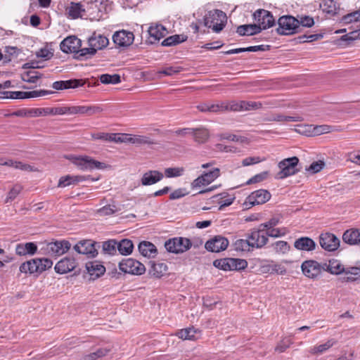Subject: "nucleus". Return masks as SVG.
I'll list each match as a JSON object with an SVG mask.
<instances>
[{"label":"nucleus","instance_id":"40","mask_svg":"<svg viewBox=\"0 0 360 360\" xmlns=\"http://www.w3.org/2000/svg\"><path fill=\"white\" fill-rule=\"evenodd\" d=\"M302 117L299 115L296 116H285L282 114H276L271 115L268 120L271 122H300L302 121Z\"/></svg>","mask_w":360,"mask_h":360},{"label":"nucleus","instance_id":"6","mask_svg":"<svg viewBox=\"0 0 360 360\" xmlns=\"http://www.w3.org/2000/svg\"><path fill=\"white\" fill-rule=\"evenodd\" d=\"M220 176V169L214 168L210 172H205L191 183L193 190H198L212 183Z\"/></svg>","mask_w":360,"mask_h":360},{"label":"nucleus","instance_id":"43","mask_svg":"<svg viewBox=\"0 0 360 360\" xmlns=\"http://www.w3.org/2000/svg\"><path fill=\"white\" fill-rule=\"evenodd\" d=\"M134 245L129 239H123L117 243V250L122 255H127L132 252Z\"/></svg>","mask_w":360,"mask_h":360},{"label":"nucleus","instance_id":"62","mask_svg":"<svg viewBox=\"0 0 360 360\" xmlns=\"http://www.w3.org/2000/svg\"><path fill=\"white\" fill-rule=\"evenodd\" d=\"M116 210L117 209L115 205H108L99 209L98 213L102 216L110 215L115 213Z\"/></svg>","mask_w":360,"mask_h":360},{"label":"nucleus","instance_id":"4","mask_svg":"<svg viewBox=\"0 0 360 360\" xmlns=\"http://www.w3.org/2000/svg\"><path fill=\"white\" fill-rule=\"evenodd\" d=\"M277 32L281 35L292 34L299 32L300 22L297 19L290 15H284L278 19Z\"/></svg>","mask_w":360,"mask_h":360},{"label":"nucleus","instance_id":"18","mask_svg":"<svg viewBox=\"0 0 360 360\" xmlns=\"http://www.w3.org/2000/svg\"><path fill=\"white\" fill-rule=\"evenodd\" d=\"M112 40L119 47H127L132 44L134 36L131 32L120 30L113 34Z\"/></svg>","mask_w":360,"mask_h":360},{"label":"nucleus","instance_id":"24","mask_svg":"<svg viewBox=\"0 0 360 360\" xmlns=\"http://www.w3.org/2000/svg\"><path fill=\"white\" fill-rule=\"evenodd\" d=\"M342 240L349 245H360V229H349L342 234Z\"/></svg>","mask_w":360,"mask_h":360},{"label":"nucleus","instance_id":"60","mask_svg":"<svg viewBox=\"0 0 360 360\" xmlns=\"http://www.w3.org/2000/svg\"><path fill=\"white\" fill-rule=\"evenodd\" d=\"M268 176H269V172H266V171L262 172L259 174L255 175L252 178H250L247 181V184L249 185V184H252L261 182V181L265 180L266 179H267Z\"/></svg>","mask_w":360,"mask_h":360},{"label":"nucleus","instance_id":"34","mask_svg":"<svg viewBox=\"0 0 360 360\" xmlns=\"http://www.w3.org/2000/svg\"><path fill=\"white\" fill-rule=\"evenodd\" d=\"M139 250L143 256L148 258H153L157 255L156 247L153 243L148 241L140 243L139 245Z\"/></svg>","mask_w":360,"mask_h":360},{"label":"nucleus","instance_id":"56","mask_svg":"<svg viewBox=\"0 0 360 360\" xmlns=\"http://www.w3.org/2000/svg\"><path fill=\"white\" fill-rule=\"evenodd\" d=\"M22 186L20 184L14 185L8 193L6 202L13 200L22 191Z\"/></svg>","mask_w":360,"mask_h":360},{"label":"nucleus","instance_id":"63","mask_svg":"<svg viewBox=\"0 0 360 360\" xmlns=\"http://www.w3.org/2000/svg\"><path fill=\"white\" fill-rule=\"evenodd\" d=\"M36 56L43 60H49L53 56V53L48 49H41L36 53Z\"/></svg>","mask_w":360,"mask_h":360},{"label":"nucleus","instance_id":"16","mask_svg":"<svg viewBox=\"0 0 360 360\" xmlns=\"http://www.w3.org/2000/svg\"><path fill=\"white\" fill-rule=\"evenodd\" d=\"M91 179L93 181H97L98 179L91 178V176L83 175H65L59 179L58 187L65 188L72 185H77L79 182Z\"/></svg>","mask_w":360,"mask_h":360},{"label":"nucleus","instance_id":"9","mask_svg":"<svg viewBox=\"0 0 360 360\" xmlns=\"http://www.w3.org/2000/svg\"><path fill=\"white\" fill-rule=\"evenodd\" d=\"M253 18L257 21V26L262 30L271 27L275 24V20L271 13L264 9H258L253 13Z\"/></svg>","mask_w":360,"mask_h":360},{"label":"nucleus","instance_id":"30","mask_svg":"<svg viewBox=\"0 0 360 360\" xmlns=\"http://www.w3.org/2000/svg\"><path fill=\"white\" fill-rule=\"evenodd\" d=\"M164 175L157 171V170H150L146 172L142 178H141V184L143 186L153 185L158 181H160Z\"/></svg>","mask_w":360,"mask_h":360},{"label":"nucleus","instance_id":"49","mask_svg":"<svg viewBox=\"0 0 360 360\" xmlns=\"http://www.w3.org/2000/svg\"><path fill=\"white\" fill-rule=\"evenodd\" d=\"M167 271V266L165 263H153L151 273L157 278L162 276Z\"/></svg>","mask_w":360,"mask_h":360},{"label":"nucleus","instance_id":"2","mask_svg":"<svg viewBox=\"0 0 360 360\" xmlns=\"http://www.w3.org/2000/svg\"><path fill=\"white\" fill-rule=\"evenodd\" d=\"M53 262L47 258H34L22 263L19 271L22 274H41L51 268Z\"/></svg>","mask_w":360,"mask_h":360},{"label":"nucleus","instance_id":"17","mask_svg":"<svg viewBox=\"0 0 360 360\" xmlns=\"http://www.w3.org/2000/svg\"><path fill=\"white\" fill-rule=\"evenodd\" d=\"M303 274L309 278H316L321 273L323 267L314 260L304 262L301 266Z\"/></svg>","mask_w":360,"mask_h":360},{"label":"nucleus","instance_id":"19","mask_svg":"<svg viewBox=\"0 0 360 360\" xmlns=\"http://www.w3.org/2000/svg\"><path fill=\"white\" fill-rule=\"evenodd\" d=\"M82 46V41L75 36H70L62 41L60 44V49L64 53H75L77 54Z\"/></svg>","mask_w":360,"mask_h":360},{"label":"nucleus","instance_id":"32","mask_svg":"<svg viewBox=\"0 0 360 360\" xmlns=\"http://www.w3.org/2000/svg\"><path fill=\"white\" fill-rule=\"evenodd\" d=\"M346 267L337 259H330L328 264H325L323 269L334 275H340L344 274Z\"/></svg>","mask_w":360,"mask_h":360},{"label":"nucleus","instance_id":"38","mask_svg":"<svg viewBox=\"0 0 360 360\" xmlns=\"http://www.w3.org/2000/svg\"><path fill=\"white\" fill-rule=\"evenodd\" d=\"M84 8L79 3L72 2L66 8L68 16L72 19L82 17V13L84 12Z\"/></svg>","mask_w":360,"mask_h":360},{"label":"nucleus","instance_id":"20","mask_svg":"<svg viewBox=\"0 0 360 360\" xmlns=\"http://www.w3.org/2000/svg\"><path fill=\"white\" fill-rule=\"evenodd\" d=\"M4 94L7 95L6 98L13 99H23L44 96L49 94V91L45 90H35L31 91H6L4 92Z\"/></svg>","mask_w":360,"mask_h":360},{"label":"nucleus","instance_id":"41","mask_svg":"<svg viewBox=\"0 0 360 360\" xmlns=\"http://www.w3.org/2000/svg\"><path fill=\"white\" fill-rule=\"evenodd\" d=\"M187 37L184 34H174L165 39L162 41L163 46H172L177 45L181 42L186 41Z\"/></svg>","mask_w":360,"mask_h":360},{"label":"nucleus","instance_id":"61","mask_svg":"<svg viewBox=\"0 0 360 360\" xmlns=\"http://www.w3.org/2000/svg\"><path fill=\"white\" fill-rule=\"evenodd\" d=\"M242 108H243L244 110H251L259 109L262 107V103L255 101H241Z\"/></svg>","mask_w":360,"mask_h":360},{"label":"nucleus","instance_id":"54","mask_svg":"<svg viewBox=\"0 0 360 360\" xmlns=\"http://www.w3.org/2000/svg\"><path fill=\"white\" fill-rule=\"evenodd\" d=\"M326 164L323 160H318L313 162L308 167L305 169L307 172H308L309 174H316L321 171Z\"/></svg>","mask_w":360,"mask_h":360},{"label":"nucleus","instance_id":"29","mask_svg":"<svg viewBox=\"0 0 360 360\" xmlns=\"http://www.w3.org/2000/svg\"><path fill=\"white\" fill-rule=\"evenodd\" d=\"M84 84L82 79H70L66 81H57L53 83L52 87L56 90L75 89Z\"/></svg>","mask_w":360,"mask_h":360},{"label":"nucleus","instance_id":"64","mask_svg":"<svg viewBox=\"0 0 360 360\" xmlns=\"http://www.w3.org/2000/svg\"><path fill=\"white\" fill-rule=\"evenodd\" d=\"M289 249L290 246L287 242L280 240L275 243V250L277 252L285 253L289 250Z\"/></svg>","mask_w":360,"mask_h":360},{"label":"nucleus","instance_id":"59","mask_svg":"<svg viewBox=\"0 0 360 360\" xmlns=\"http://www.w3.org/2000/svg\"><path fill=\"white\" fill-rule=\"evenodd\" d=\"M109 141L117 143H129V134H110Z\"/></svg>","mask_w":360,"mask_h":360},{"label":"nucleus","instance_id":"1","mask_svg":"<svg viewBox=\"0 0 360 360\" xmlns=\"http://www.w3.org/2000/svg\"><path fill=\"white\" fill-rule=\"evenodd\" d=\"M64 158L72 163L77 168L82 171L104 169L107 165L104 162L94 160L89 155H66Z\"/></svg>","mask_w":360,"mask_h":360},{"label":"nucleus","instance_id":"7","mask_svg":"<svg viewBox=\"0 0 360 360\" xmlns=\"http://www.w3.org/2000/svg\"><path fill=\"white\" fill-rule=\"evenodd\" d=\"M192 246V243L188 238L177 237L168 240L165 243V247L169 252L179 254L188 250Z\"/></svg>","mask_w":360,"mask_h":360},{"label":"nucleus","instance_id":"10","mask_svg":"<svg viewBox=\"0 0 360 360\" xmlns=\"http://www.w3.org/2000/svg\"><path fill=\"white\" fill-rule=\"evenodd\" d=\"M96 244L92 240H82L74 245L73 249L79 254L85 255L89 258H94L98 255Z\"/></svg>","mask_w":360,"mask_h":360},{"label":"nucleus","instance_id":"22","mask_svg":"<svg viewBox=\"0 0 360 360\" xmlns=\"http://www.w3.org/2000/svg\"><path fill=\"white\" fill-rule=\"evenodd\" d=\"M210 16L213 19H217L216 23L212 25L211 27L214 32L219 33L224 29L226 23V13L220 10L216 9L210 11Z\"/></svg>","mask_w":360,"mask_h":360},{"label":"nucleus","instance_id":"42","mask_svg":"<svg viewBox=\"0 0 360 360\" xmlns=\"http://www.w3.org/2000/svg\"><path fill=\"white\" fill-rule=\"evenodd\" d=\"M340 22L343 25L356 24L360 22V10L355 11L342 17Z\"/></svg>","mask_w":360,"mask_h":360},{"label":"nucleus","instance_id":"50","mask_svg":"<svg viewBox=\"0 0 360 360\" xmlns=\"http://www.w3.org/2000/svg\"><path fill=\"white\" fill-rule=\"evenodd\" d=\"M100 81L103 84H116L121 82L120 76L117 74L108 75L103 74L100 76Z\"/></svg>","mask_w":360,"mask_h":360},{"label":"nucleus","instance_id":"44","mask_svg":"<svg viewBox=\"0 0 360 360\" xmlns=\"http://www.w3.org/2000/svg\"><path fill=\"white\" fill-rule=\"evenodd\" d=\"M196 333L197 330H195L193 327H190L179 330L176 333V335L182 340H194L196 339Z\"/></svg>","mask_w":360,"mask_h":360},{"label":"nucleus","instance_id":"37","mask_svg":"<svg viewBox=\"0 0 360 360\" xmlns=\"http://www.w3.org/2000/svg\"><path fill=\"white\" fill-rule=\"evenodd\" d=\"M129 143L136 146L152 145L155 143L154 141L150 137L138 134H129Z\"/></svg>","mask_w":360,"mask_h":360},{"label":"nucleus","instance_id":"31","mask_svg":"<svg viewBox=\"0 0 360 360\" xmlns=\"http://www.w3.org/2000/svg\"><path fill=\"white\" fill-rule=\"evenodd\" d=\"M294 247L302 251H311L316 248V243L309 237H301L295 241Z\"/></svg>","mask_w":360,"mask_h":360},{"label":"nucleus","instance_id":"27","mask_svg":"<svg viewBox=\"0 0 360 360\" xmlns=\"http://www.w3.org/2000/svg\"><path fill=\"white\" fill-rule=\"evenodd\" d=\"M103 111L102 106L98 105H75V115L92 116L100 114Z\"/></svg>","mask_w":360,"mask_h":360},{"label":"nucleus","instance_id":"52","mask_svg":"<svg viewBox=\"0 0 360 360\" xmlns=\"http://www.w3.org/2000/svg\"><path fill=\"white\" fill-rule=\"evenodd\" d=\"M103 250L108 255H115L117 250V243L115 240H109L103 243Z\"/></svg>","mask_w":360,"mask_h":360},{"label":"nucleus","instance_id":"28","mask_svg":"<svg viewBox=\"0 0 360 360\" xmlns=\"http://www.w3.org/2000/svg\"><path fill=\"white\" fill-rule=\"evenodd\" d=\"M149 39L151 44L155 43L167 34V30L162 25H152L148 28Z\"/></svg>","mask_w":360,"mask_h":360},{"label":"nucleus","instance_id":"53","mask_svg":"<svg viewBox=\"0 0 360 360\" xmlns=\"http://www.w3.org/2000/svg\"><path fill=\"white\" fill-rule=\"evenodd\" d=\"M29 117H39L51 115V108H32L28 110Z\"/></svg>","mask_w":360,"mask_h":360},{"label":"nucleus","instance_id":"39","mask_svg":"<svg viewBox=\"0 0 360 360\" xmlns=\"http://www.w3.org/2000/svg\"><path fill=\"white\" fill-rule=\"evenodd\" d=\"M188 130L192 131L191 134L195 141L199 143H203L209 139V131L206 129H188Z\"/></svg>","mask_w":360,"mask_h":360},{"label":"nucleus","instance_id":"48","mask_svg":"<svg viewBox=\"0 0 360 360\" xmlns=\"http://www.w3.org/2000/svg\"><path fill=\"white\" fill-rule=\"evenodd\" d=\"M198 109L201 112H217L223 110L224 107L219 104L202 103L197 106Z\"/></svg>","mask_w":360,"mask_h":360},{"label":"nucleus","instance_id":"12","mask_svg":"<svg viewBox=\"0 0 360 360\" xmlns=\"http://www.w3.org/2000/svg\"><path fill=\"white\" fill-rule=\"evenodd\" d=\"M340 243L339 238L331 233H322L319 237L320 245L329 252L336 250L340 246Z\"/></svg>","mask_w":360,"mask_h":360},{"label":"nucleus","instance_id":"47","mask_svg":"<svg viewBox=\"0 0 360 360\" xmlns=\"http://www.w3.org/2000/svg\"><path fill=\"white\" fill-rule=\"evenodd\" d=\"M41 74L34 70H29L21 75V79L26 82L34 84L41 77Z\"/></svg>","mask_w":360,"mask_h":360},{"label":"nucleus","instance_id":"14","mask_svg":"<svg viewBox=\"0 0 360 360\" xmlns=\"http://www.w3.org/2000/svg\"><path fill=\"white\" fill-rule=\"evenodd\" d=\"M71 248L68 240H56L51 242L47 245V252L53 256H60L66 253Z\"/></svg>","mask_w":360,"mask_h":360},{"label":"nucleus","instance_id":"3","mask_svg":"<svg viewBox=\"0 0 360 360\" xmlns=\"http://www.w3.org/2000/svg\"><path fill=\"white\" fill-rule=\"evenodd\" d=\"M299 162V158L296 156L285 158L280 161L278 164L279 172L276 174V178L283 179L297 174L299 172L297 168Z\"/></svg>","mask_w":360,"mask_h":360},{"label":"nucleus","instance_id":"36","mask_svg":"<svg viewBox=\"0 0 360 360\" xmlns=\"http://www.w3.org/2000/svg\"><path fill=\"white\" fill-rule=\"evenodd\" d=\"M88 273L91 276L98 277L105 271V268L97 262H89L86 264Z\"/></svg>","mask_w":360,"mask_h":360},{"label":"nucleus","instance_id":"5","mask_svg":"<svg viewBox=\"0 0 360 360\" xmlns=\"http://www.w3.org/2000/svg\"><path fill=\"white\" fill-rule=\"evenodd\" d=\"M213 264L215 267L224 271H240L248 266V262L245 259L238 258L216 259Z\"/></svg>","mask_w":360,"mask_h":360},{"label":"nucleus","instance_id":"57","mask_svg":"<svg viewBox=\"0 0 360 360\" xmlns=\"http://www.w3.org/2000/svg\"><path fill=\"white\" fill-rule=\"evenodd\" d=\"M265 232H266L267 237L270 236V237L277 238V237L284 236L286 233V229L284 228L283 229H275L274 227H273V228H269V229H265Z\"/></svg>","mask_w":360,"mask_h":360},{"label":"nucleus","instance_id":"35","mask_svg":"<svg viewBox=\"0 0 360 360\" xmlns=\"http://www.w3.org/2000/svg\"><path fill=\"white\" fill-rule=\"evenodd\" d=\"M261 32V29L256 24L240 25L237 28V33L240 36L254 35Z\"/></svg>","mask_w":360,"mask_h":360},{"label":"nucleus","instance_id":"23","mask_svg":"<svg viewBox=\"0 0 360 360\" xmlns=\"http://www.w3.org/2000/svg\"><path fill=\"white\" fill-rule=\"evenodd\" d=\"M88 44L89 46H91L95 49V51L97 52L98 50H101L105 48L108 44V39L96 32H94L93 34L89 38Z\"/></svg>","mask_w":360,"mask_h":360},{"label":"nucleus","instance_id":"58","mask_svg":"<svg viewBox=\"0 0 360 360\" xmlns=\"http://www.w3.org/2000/svg\"><path fill=\"white\" fill-rule=\"evenodd\" d=\"M292 341L288 338H285L282 339L275 348V350L279 353H282L285 351L291 345Z\"/></svg>","mask_w":360,"mask_h":360},{"label":"nucleus","instance_id":"15","mask_svg":"<svg viewBox=\"0 0 360 360\" xmlns=\"http://www.w3.org/2000/svg\"><path fill=\"white\" fill-rule=\"evenodd\" d=\"M248 239H250V243L253 248H261L264 246L268 241L265 230L263 228H260V226H259V229L252 230L251 231L248 236Z\"/></svg>","mask_w":360,"mask_h":360},{"label":"nucleus","instance_id":"26","mask_svg":"<svg viewBox=\"0 0 360 360\" xmlns=\"http://www.w3.org/2000/svg\"><path fill=\"white\" fill-rule=\"evenodd\" d=\"M336 344L337 340L335 339L330 338L324 343L313 346L309 349V352L313 356H319L328 352Z\"/></svg>","mask_w":360,"mask_h":360},{"label":"nucleus","instance_id":"33","mask_svg":"<svg viewBox=\"0 0 360 360\" xmlns=\"http://www.w3.org/2000/svg\"><path fill=\"white\" fill-rule=\"evenodd\" d=\"M345 276L342 281L346 283H352L360 279V268L357 266L346 267L344 272Z\"/></svg>","mask_w":360,"mask_h":360},{"label":"nucleus","instance_id":"46","mask_svg":"<svg viewBox=\"0 0 360 360\" xmlns=\"http://www.w3.org/2000/svg\"><path fill=\"white\" fill-rule=\"evenodd\" d=\"M250 239H238L233 243L234 249L236 251H250L253 249Z\"/></svg>","mask_w":360,"mask_h":360},{"label":"nucleus","instance_id":"25","mask_svg":"<svg viewBox=\"0 0 360 360\" xmlns=\"http://www.w3.org/2000/svg\"><path fill=\"white\" fill-rule=\"evenodd\" d=\"M37 245L33 242L18 243L15 246V253L19 256L34 255L37 252Z\"/></svg>","mask_w":360,"mask_h":360},{"label":"nucleus","instance_id":"21","mask_svg":"<svg viewBox=\"0 0 360 360\" xmlns=\"http://www.w3.org/2000/svg\"><path fill=\"white\" fill-rule=\"evenodd\" d=\"M76 266L77 262L73 257H65L56 263L54 269L57 273L64 274L73 271Z\"/></svg>","mask_w":360,"mask_h":360},{"label":"nucleus","instance_id":"11","mask_svg":"<svg viewBox=\"0 0 360 360\" xmlns=\"http://www.w3.org/2000/svg\"><path fill=\"white\" fill-rule=\"evenodd\" d=\"M271 196V193L267 190L259 189L251 193L247 197L244 204L248 207L262 205L269 201Z\"/></svg>","mask_w":360,"mask_h":360},{"label":"nucleus","instance_id":"45","mask_svg":"<svg viewBox=\"0 0 360 360\" xmlns=\"http://www.w3.org/2000/svg\"><path fill=\"white\" fill-rule=\"evenodd\" d=\"M320 7L324 13L335 15L337 13L338 6L333 0H323Z\"/></svg>","mask_w":360,"mask_h":360},{"label":"nucleus","instance_id":"55","mask_svg":"<svg viewBox=\"0 0 360 360\" xmlns=\"http://www.w3.org/2000/svg\"><path fill=\"white\" fill-rule=\"evenodd\" d=\"M96 51H95V49L89 46V48H83V49H79V51L77 53V58H88L92 56H94L96 54Z\"/></svg>","mask_w":360,"mask_h":360},{"label":"nucleus","instance_id":"8","mask_svg":"<svg viewBox=\"0 0 360 360\" xmlns=\"http://www.w3.org/2000/svg\"><path fill=\"white\" fill-rule=\"evenodd\" d=\"M120 271L126 274L141 275L146 271L145 266L139 261L128 258L119 264Z\"/></svg>","mask_w":360,"mask_h":360},{"label":"nucleus","instance_id":"13","mask_svg":"<svg viewBox=\"0 0 360 360\" xmlns=\"http://www.w3.org/2000/svg\"><path fill=\"white\" fill-rule=\"evenodd\" d=\"M228 245L229 240L226 238L221 236H217L207 240L205 245V248L210 252H219L225 250Z\"/></svg>","mask_w":360,"mask_h":360},{"label":"nucleus","instance_id":"51","mask_svg":"<svg viewBox=\"0 0 360 360\" xmlns=\"http://www.w3.org/2000/svg\"><path fill=\"white\" fill-rule=\"evenodd\" d=\"M185 172L183 167H169L165 169V175L167 178L179 177Z\"/></svg>","mask_w":360,"mask_h":360}]
</instances>
